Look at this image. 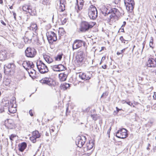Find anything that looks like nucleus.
<instances>
[{
    "label": "nucleus",
    "instance_id": "nucleus-1",
    "mask_svg": "<svg viewBox=\"0 0 156 156\" xmlns=\"http://www.w3.org/2000/svg\"><path fill=\"white\" fill-rule=\"evenodd\" d=\"M105 14H111L110 16V20L113 21L115 18L120 16V12L118 9L115 8H111L109 6H107L104 8Z\"/></svg>",
    "mask_w": 156,
    "mask_h": 156
},
{
    "label": "nucleus",
    "instance_id": "nucleus-2",
    "mask_svg": "<svg viewBox=\"0 0 156 156\" xmlns=\"http://www.w3.org/2000/svg\"><path fill=\"white\" fill-rule=\"evenodd\" d=\"M37 38V35L31 30L27 31L25 34V37L24 38L25 43H30L32 40L35 41Z\"/></svg>",
    "mask_w": 156,
    "mask_h": 156
},
{
    "label": "nucleus",
    "instance_id": "nucleus-3",
    "mask_svg": "<svg viewBox=\"0 0 156 156\" xmlns=\"http://www.w3.org/2000/svg\"><path fill=\"white\" fill-rule=\"evenodd\" d=\"M94 22L89 23L86 21H83L81 23L80 30L81 32H85L92 28L94 26Z\"/></svg>",
    "mask_w": 156,
    "mask_h": 156
},
{
    "label": "nucleus",
    "instance_id": "nucleus-4",
    "mask_svg": "<svg viewBox=\"0 0 156 156\" xmlns=\"http://www.w3.org/2000/svg\"><path fill=\"white\" fill-rule=\"evenodd\" d=\"M36 65L39 71L42 74L48 73L49 69L47 66L41 61H37Z\"/></svg>",
    "mask_w": 156,
    "mask_h": 156
},
{
    "label": "nucleus",
    "instance_id": "nucleus-5",
    "mask_svg": "<svg viewBox=\"0 0 156 156\" xmlns=\"http://www.w3.org/2000/svg\"><path fill=\"white\" fill-rule=\"evenodd\" d=\"M88 15L90 18L95 20L98 16V12L96 8L93 5H91L88 9Z\"/></svg>",
    "mask_w": 156,
    "mask_h": 156
},
{
    "label": "nucleus",
    "instance_id": "nucleus-6",
    "mask_svg": "<svg viewBox=\"0 0 156 156\" xmlns=\"http://www.w3.org/2000/svg\"><path fill=\"white\" fill-rule=\"evenodd\" d=\"M47 37L50 44H52L54 41L57 40L56 34L52 31H50L47 33Z\"/></svg>",
    "mask_w": 156,
    "mask_h": 156
},
{
    "label": "nucleus",
    "instance_id": "nucleus-7",
    "mask_svg": "<svg viewBox=\"0 0 156 156\" xmlns=\"http://www.w3.org/2000/svg\"><path fill=\"white\" fill-rule=\"evenodd\" d=\"M36 53V50L34 48L28 47L25 51V55L28 57H34Z\"/></svg>",
    "mask_w": 156,
    "mask_h": 156
},
{
    "label": "nucleus",
    "instance_id": "nucleus-8",
    "mask_svg": "<svg viewBox=\"0 0 156 156\" xmlns=\"http://www.w3.org/2000/svg\"><path fill=\"white\" fill-rule=\"evenodd\" d=\"M127 131L125 129H121L117 131L116 136L119 138H125L127 136Z\"/></svg>",
    "mask_w": 156,
    "mask_h": 156
},
{
    "label": "nucleus",
    "instance_id": "nucleus-9",
    "mask_svg": "<svg viewBox=\"0 0 156 156\" xmlns=\"http://www.w3.org/2000/svg\"><path fill=\"white\" fill-rule=\"evenodd\" d=\"M86 138L85 136H79L77 137L76 144L80 148L83 147L85 142Z\"/></svg>",
    "mask_w": 156,
    "mask_h": 156
},
{
    "label": "nucleus",
    "instance_id": "nucleus-10",
    "mask_svg": "<svg viewBox=\"0 0 156 156\" xmlns=\"http://www.w3.org/2000/svg\"><path fill=\"white\" fill-rule=\"evenodd\" d=\"M85 42L80 40H76L73 43L72 48L73 50L78 48L81 47L83 44L84 45Z\"/></svg>",
    "mask_w": 156,
    "mask_h": 156
},
{
    "label": "nucleus",
    "instance_id": "nucleus-11",
    "mask_svg": "<svg viewBox=\"0 0 156 156\" xmlns=\"http://www.w3.org/2000/svg\"><path fill=\"white\" fill-rule=\"evenodd\" d=\"M76 5L75 6V8L76 10L77 13L80 11L83 8L84 1L83 0H76Z\"/></svg>",
    "mask_w": 156,
    "mask_h": 156
},
{
    "label": "nucleus",
    "instance_id": "nucleus-12",
    "mask_svg": "<svg viewBox=\"0 0 156 156\" xmlns=\"http://www.w3.org/2000/svg\"><path fill=\"white\" fill-rule=\"evenodd\" d=\"M15 65L13 63H10L5 65L4 68L5 71L6 72L10 73L12 69L15 68Z\"/></svg>",
    "mask_w": 156,
    "mask_h": 156
},
{
    "label": "nucleus",
    "instance_id": "nucleus-13",
    "mask_svg": "<svg viewBox=\"0 0 156 156\" xmlns=\"http://www.w3.org/2000/svg\"><path fill=\"white\" fill-rule=\"evenodd\" d=\"M129 2H128L126 5V9L129 12H132L133 11L134 5V2L132 0H128Z\"/></svg>",
    "mask_w": 156,
    "mask_h": 156
},
{
    "label": "nucleus",
    "instance_id": "nucleus-14",
    "mask_svg": "<svg viewBox=\"0 0 156 156\" xmlns=\"http://www.w3.org/2000/svg\"><path fill=\"white\" fill-rule=\"evenodd\" d=\"M51 79L50 78L45 77L40 80V82L43 84L51 85L52 84Z\"/></svg>",
    "mask_w": 156,
    "mask_h": 156
},
{
    "label": "nucleus",
    "instance_id": "nucleus-15",
    "mask_svg": "<svg viewBox=\"0 0 156 156\" xmlns=\"http://www.w3.org/2000/svg\"><path fill=\"white\" fill-rule=\"evenodd\" d=\"M84 54L82 51L78 52L76 56V59L80 62H83L84 57Z\"/></svg>",
    "mask_w": 156,
    "mask_h": 156
},
{
    "label": "nucleus",
    "instance_id": "nucleus-16",
    "mask_svg": "<svg viewBox=\"0 0 156 156\" xmlns=\"http://www.w3.org/2000/svg\"><path fill=\"white\" fill-rule=\"evenodd\" d=\"M27 147V144L25 142H23L18 145L19 150L21 152H23L26 148Z\"/></svg>",
    "mask_w": 156,
    "mask_h": 156
},
{
    "label": "nucleus",
    "instance_id": "nucleus-17",
    "mask_svg": "<svg viewBox=\"0 0 156 156\" xmlns=\"http://www.w3.org/2000/svg\"><path fill=\"white\" fill-rule=\"evenodd\" d=\"M13 105L11 103V102H10V105L8 107L9 112L10 113H15L16 109L15 107H13Z\"/></svg>",
    "mask_w": 156,
    "mask_h": 156
},
{
    "label": "nucleus",
    "instance_id": "nucleus-18",
    "mask_svg": "<svg viewBox=\"0 0 156 156\" xmlns=\"http://www.w3.org/2000/svg\"><path fill=\"white\" fill-rule=\"evenodd\" d=\"M79 77L82 80H88L90 79V77L85 73H80L79 75Z\"/></svg>",
    "mask_w": 156,
    "mask_h": 156
},
{
    "label": "nucleus",
    "instance_id": "nucleus-19",
    "mask_svg": "<svg viewBox=\"0 0 156 156\" xmlns=\"http://www.w3.org/2000/svg\"><path fill=\"white\" fill-rule=\"evenodd\" d=\"M5 124L6 126L12 128L13 123V121L11 119H8L5 120Z\"/></svg>",
    "mask_w": 156,
    "mask_h": 156
},
{
    "label": "nucleus",
    "instance_id": "nucleus-20",
    "mask_svg": "<svg viewBox=\"0 0 156 156\" xmlns=\"http://www.w3.org/2000/svg\"><path fill=\"white\" fill-rule=\"evenodd\" d=\"M67 76V74L65 73H61L59 74V77L61 81L66 80Z\"/></svg>",
    "mask_w": 156,
    "mask_h": 156
},
{
    "label": "nucleus",
    "instance_id": "nucleus-21",
    "mask_svg": "<svg viewBox=\"0 0 156 156\" xmlns=\"http://www.w3.org/2000/svg\"><path fill=\"white\" fill-rule=\"evenodd\" d=\"M7 57L6 51H1L0 52V60H5Z\"/></svg>",
    "mask_w": 156,
    "mask_h": 156
},
{
    "label": "nucleus",
    "instance_id": "nucleus-22",
    "mask_svg": "<svg viewBox=\"0 0 156 156\" xmlns=\"http://www.w3.org/2000/svg\"><path fill=\"white\" fill-rule=\"evenodd\" d=\"M56 68L58 69L57 70H56V71H60L64 70V69H66L65 66L62 64L55 65V66L54 67L53 69Z\"/></svg>",
    "mask_w": 156,
    "mask_h": 156
},
{
    "label": "nucleus",
    "instance_id": "nucleus-23",
    "mask_svg": "<svg viewBox=\"0 0 156 156\" xmlns=\"http://www.w3.org/2000/svg\"><path fill=\"white\" fill-rule=\"evenodd\" d=\"M44 58L45 61L48 63H51L53 61L52 58L48 55H44Z\"/></svg>",
    "mask_w": 156,
    "mask_h": 156
},
{
    "label": "nucleus",
    "instance_id": "nucleus-24",
    "mask_svg": "<svg viewBox=\"0 0 156 156\" xmlns=\"http://www.w3.org/2000/svg\"><path fill=\"white\" fill-rule=\"evenodd\" d=\"M37 27L36 24L32 23L31 24L30 27H29V29L31 30H32L34 31H35L37 29Z\"/></svg>",
    "mask_w": 156,
    "mask_h": 156
},
{
    "label": "nucleus",
    "instance_id": "nucleus-25",
    "mask_svg": "<svg viewBox=\"0 0 156 156\" xmlns=\"http://www.w3.org/2000/svg\"><path fill=\"white\" fill-rule=\"evenodd\" d=\"M28 12L32 16H35L36 14V10L34 9H33L31 6L28 10Z\"/></svg>",
    "mask_w": 156,
    "mask_h": 156
},
{
    "label": "nucleus",
    "instance_id": "nucleus-26",
    "mask_svg": "<svg viewBox=\"0 0 156 156\" xmlns=\"http://www.w3.org/2000/svg\"><path fill=\"white\" fill-rule=\"evenodd\" d=\"M152 58H149L147 62V66L148 67H154L155 66H152L151 65L153 64V62L152 61Z\"/></svg>",
    "mask_w": 156,
    "mask_h": 156
},
{
    "label": "nucleus",
    "instance_id": "nucleus-27",
    "mask_svg": "<svg viewBox=\"0 0 156 156\" xmlns=\"http://www.w3.org/2000/svg\"><path fill=\"white\" fill-rule=\"evenodd\" d=\"M27 66L29 68V69H32L34 67V65L32 62L28 61H27Z\"/></svg>",
    "mask_w": 156,
    "mask_h": 156
},
{
    "label": "nucleus",
    "instance_id": "nucleus-28",
    "mask_svg": "<svg viewBox=\"0 0 156 156\" xmlns=\"http://www.w3.org/2000/svg\"><path fill=\"white\" fill-rule=\"evenodd\" d=\"M32 136L37 138L40 137V135L38 131L36 130L33 132Z\"/></svg>",
    "mask_w": 156,
    "mask_h": 156
},
{
    "label": "nucleus",
    "instance_id": "nucleus-29",
    "mask_svg": "<svg viewBox=\"0 0 156 156\" xmlns=\"http://www.w3.org/2000/svg\"><path fill=\"white\" fill-rule=\"evenodd\" d=\"M31 6L29 5H25L23 6L22 7V9L23 11L28 12V10L30 8Z\"/></svg>",
    "mask_w": 156,
    "mask_h": 156
},
{
    "label": "nucleus",
    "instance_id": "nucleus-30",
    "mask_svg": "<svg viewBox=\"0 0 156 156\" xmlns=\"http://www.w3.org/2000/svg\"><path fill=\"white\" fill-rule=\"evenodd\" d=\"M94 143L92 142L90 143L89 142L87 144V150H90L94 146Z\"/></svg>",
    "mask_w": 156,
    "mask_h": 156
},
{
    "label": "nucleus",
    "instance_id": "nucleus-31",
    "mask_svg": "<svg viewBox=\"0 0 156 156\" xmlns=\"http://www.w3.org/2000/svg\"><path fill=\"white\" fill-rule=\"evenodd\" d=\"M63 55V54L62 53L57 55V56L55 58V60L57 61H60L62 58Z\"/></svg>",
    "mask_w": 156,
    "mask_h": 156
},
{
    "label": "nucleus",
    "instance_id": "nucleus-32",
    "mask_svg": "<svg viewBox=\"0 0 156 156\" xmlns=\"http://www.w3.org/2000/svg\"><path fill=\"white\" fill-rule=\"evenodd\" d=\"M10 80L8 79H6L3 81V84L6 86H8L10 83Z\"/></svg>",
    "mask_w": 156,
    "mask_h": 156
},
{
    "label": "nucleus",
    "instance_id": "nucleus-33",
    "mask_svg": "<svg viewBox=\"0 0 156 156\" xmlns=\"http://www.w3.org/2000/svg\"><path fill=\"white\" fill-rule=\"evenodd\" d=\"M70 87V85L69 83H64L63 84L62 87L65 90L67 89L68 88Z\"/></svg>",
    "mask_w": 156,
    "mask_h": 156
},
{
    "label": "nucleus",
    "instance_id": "nucleus-34",
    "mask_svg": "<svg viewBox=\"0 0 156 156\" xmlns=\"http://www.w3.org/2000/svg\"><path fill=\"white\" fill-rule=\"evenodd\" d=\"M59 9L61 12H63L65 9V5L60 4Z\"/></svg>",
    "mask_w": 156,
    "mask_h": 156
},
{
    "label": "nucleus",
    "instance_id": "nucleus-35",
    "mask_svg": "<svg viewBox=\"0 0 156 156\" xmlns=\"http://www.w3.org/2000/svg\"><path fill=\"white\" fill-rule=\"evenodd\" d=\"M3 106L6 107L7 106H9L10 105V103H9V102L8 101H5L3 102Z\"/></svg>",
    "mask_w": 156,
    "mask_h": 156
},
{
    "label": "nucleus",
    "instance_id": "nucleus-36",
    "mask_svg": "<svg viewBox=\"0 0 156 156\" xmlns=\"http://www.w3.org/2000/svg\"><path fill=\"white\" fill-rule=\"evenodd\" d=\"M29 74L30 73L33 74L34 73H35V71L33 69H27V70Z\"/></svg>",
    "mask_w": 156,
    "mask_h": 156
},
{
    "label": "nucleus",
    "instance_id": "nucleus-37",
    "mask_svg": "<svg viewBox=\"0 0 156 156\" xmlns=\"http://www.w3.org/2000/svg\"><path fill=\"white\" fill-rule=\"evenodd\" d=\"M58 33L60 34L61 35H62L64 34L65 31L63 28H61L59 29L58 31Z\"/></svg>",
    "mask_w": 156,
    "mask_h": 156
},
{
    "label": "nucleus",
    "instance_id": "nucleus-38",
    "mask_svg": "<svg viewBox=\"0 0 156 156\" xmlns=\"http://www.w3.org/2000/svg\"><path fill=\"white\" fill-rule=\"evenodd\" d=\"M37 138L32 136L30 138V140L33 143H35L36 141Z\"/></svg>",
    "mask_w": 156,
    "mask_h": 156
},
{
    "label": "nucleus",
    "instance_id": "nucleus-39",
    "mask_svg": "<svg viewBox=\"0 0 156 156\" xmlns=\"http://www.w3.org/2000/svg\"><path fill=\"white\" fill-rule=\"evenodd\" d=\"M153 38L152 37H151V39L150 41L149 46L152 49L154 48V47L152 46L153 45Z\"/></svg>",
    "mask_w": 156,
    "mask_h": 156
},
{
    "label": "nucleus",
    "instance_id": "nucleus-40",
    "mask_svg": "<svg viewBox=\"0 0 156 156\" xmlns=\"http://www.w3.org/2000/svg\"><path fill=\"white\" fill-rule=\"evenodd\" d=\"M16 136V135L14 134H11L10 137L9 138L11 141H13L14 138Z\"/></svg>",
    "mask_w": 156,
    "mask_h": 156
},
{
    "label": "nucleus",
    "instance_id": "nucleus-41",
    "mask_svg": "<svg viewBox=\"0 0 156 156\" xmlns=\"http://www.w3.org/2000/svg\"><path fill=\"white\" fill-rule=\"evenodd\" d=\"M127 48H124L120 51V52H117L116 54L118 55H119L120 54H122L125 51Z\"/></svg>",
    "mask_w": 156,
    "mask_h": 156
},
{
    "label": "nucleus",
    "instance_id": "nucleus-42",
    "mask_svg": "<svg viewBox=\"0 0 156 156\" xmlns=\"http://www.w3.org/2000/svg\"><path fill=\"white\" fill-rule=\"evenodd\" d=\"M27 61H23L22 65L23 66V67L26 70H27V69L28 68L26 67V66H27Z\"/></svg>",
    "mask_w": 156,
    "mask_h": 156
},
{
    "label": "nucleus",
    "instance_id": "nucleus-43",
    "mask_svg": "<svg viewBox=\"0 0 156 156\" xmlns=\"http://www.w3.org/2000/svg\"><path fill=\"white\" fill-rule=\"evenodd\" d=\"M50 0H43V4L45 5H47L50 3Z\"/></svg>",
    "mask_w": 156,
    "mask_h": 156
},
{
    "label": "nucleus",
    "instance_id": "nucleus-44",
    "mask_svg": "<svg viewBox=\"0 0 156 156\" xmlns=\"http://www.w3.org/2000/svg\"><path fill=\"white\" fill-rule=\"evenodd\" d=\"M61 21L62 24L63 25L65 24L67 20L66 18L62 19H61Z\"/></svg>",
    "mask_w": 156,
    "mask_h": 156
},
{
    "label": "nucleus",
    "instance_id": "nucleus-45",
    "mask_svg": "<svg viewBox=\"0 0 156 156\" xmlns=\"http://www.w3.org/2000/svg\"><path fill=\"white\" fill-rule=\"evenodd\" d=\"M108 93L107 92H105L101 96V98L104 97H106L107 96H108Z\"/></svg>",
    "mask_w": 156,
    "mask_h": 156
},
{
    "label": "nucleus",
    "instance_id": "nucleus-46",
    "mask_svg": "<svg viewBox=\"0 0 156 156\" xmlns=\"http://www.w3.org/2000/svg\"><path fill=\"white\" fill-rule=\"evenodd\" d=\"M96 116V115L94 114L91 115V117L94 120H96L97 119Z\"/></svg>",
    "mask_w": 156,
    "mask_h": 156
},
{
    "label": "nucleus",
    "instance_id": "nucleus-47",
    "mask_svg": "<svg viewBox=\"0 0 156 156\" xmlns=\"http://www.w3.org/2000/svg\"><path fill=\"white\" fill-rule=\"evenodd\" d=\"M119 39L124 44H125L126 42L125 41H126L124 39L122 36L120 37Z\"/></svg>",
    "mask_w": 156,
    "mask_h": 156
},
{
    "label": "nucleus",
    "instance_id": "nucleus-48",
    "mask_svg": "<svg viewBox=\"0 0 156 156\" xmlns=\"http://www.w3.org/2000/svg\"><path fill=\"white\" fill-rule=\"evenodd\" d=\"M5 108L2 106H0V112L2 113L4 111Z\"/></svg>",
    "mask_w": 156,
    "mask_h": 156
},
{
    "label": "nucleus",
    "instance_id": "nucleus-49",
    "mask_svg": "<svg viewBox=\"0 0 156 156\" xmlns=\"http://www.w3.org/2000/svg\"><path fill=\"white\" fill-rule=\"evenodd\" d=\"M60 4H64L65 5L66 2L64 0H60Z\"/></svg>",
    "mask_w": 156,
    "mask_h": 156
},
{
    "label": "nucleus",
    "instance_id": "nucleus-50",
    "mask_svg": "<svg viewBox=\"0 0 156 156\" xmlns=\"http://www.w3.org/2000/svg\"><path fill=\"white\" fill-rule=\"evenodd\" d=\"M123 101H124L125 102H123V103H127V104H128L129 105H130V106H132V105H133V104L132 103H131V102L130 101H129V102H126V101H123Z\"/></svg>",
    "mask_w": 156,
    "mask_h": 156
},
{
    "label": "nucleus",
    "instance_id": "nucleus-51",
    "mask_svg": "<svg viewBox=\"0 0 156 156\" xmlns=\"http://www.w3.org/2000/svg\"><path fill=\"white\" fill-rule=\"evenodd\" d=\"M120 31L121 32H124V30L123 27H121L119 29V32Z\"/></svg>",
    "mask_w": 156,
    "mask_h": 156
},
{
    "label": "nucleus",
    "instance_id": "nucleus-52",
    "mask_svg": "<svg viewBox=\"0 0 156 156\" xmlns=\"http://www.w3.org/2000/svg\"><path fill=\"white\" fill-rule=\"evenodd\" d=\"M29 113L30 114V115L31 116H33V114L32 113V111L31 109L29 111Z\"/></svg>",
    "mask_w": 156,
    "mask_h": 156
},
{
    "label": "nucleus",
    "instance_id": "nucleus-53",
    "mask_svg": "<svg viewBox=\"0 0 156 156\" xmlns=\"http://www.w3.org/2000/svg\"><path fill=\"white\" fill-rule=\"evenodd\" d=\"M55 65H54V66H51V68L52 69H53V70L54 71H56V70H57V69H58L57 68H55V69H53L54 68V66H55Z\"/></svg>",
    "mask_w": 156,
    "mask_h": 156
},
{
    "label": "nucleus",
    "instance_id": "nucleus-54",
    "mask_svg": "<svg viewBox=\"0 0 156 156\" xmlns=\"http://www.w3.org/2000/svg\"><path fill=\"white\" fill-rule=\"evenodd\" d=\"M120 1V0H114V2L115 4H117Z\"/></svg>",
    "mask_w": 156,
    "mask_h": 156
},
{
    "label": "nucleus",
    "instance_id": "nucleus-55",
    "mask_svg": "<svg viewBox=\"0 0 156 156\" xmlns=\"http://www.w3.org/2000/svg\"><path fill=\"white\" fill-rule=\"evenodd\" d=\"M107 65H105L104 66H102V67L103 69H105L107 68Z\"/></svg>",
    "mask_w": 156,
    "mask_h": 156
},
{
    "label": "nucleus",
    "instance_id": "nucleus-56",
    "mask_svg": "<svg viewBox=\"0 0 156 156\" xmlns=\"http://www.w3.org/2000/svg\"><path fill=\"white\" fill-rule=\"evenodd\" d=\"M126 24V22L125 21H124L123 22V24L121 26L122 27H123L125 26Z\"/></svg>",
    "mask_w": 156,
    "mask_h": 156
},
{
    "label": "nucleus",
    "instance_id": "nucleus-57",
    "mask_svg": "<svg viewBox=\"0 0 156 156\" xmlns=\"http://www.w3.org/2000/svg\"><path fill=\"white\" fill-rule=\"evenodd\" d=\"M111 127H110L109 129L107 131V134H108L109 137V133L111 131Z\"/></svg>",
    "mask_w": 156,
    "mask_h": 156
},
{
    "label": "nucleus",
    "instance_id": "nucleus-58",
    "mask_svg": "<svg viewBox=\"0 0 156 156\" xmlns=\"http://www.w3.org/2000/svg\"><path fill=\"white\" fill-rule=\"evenodd\" d=\"M1 23L4 26H6V23L2 20L1 21Z\"/></svg>",
    "mask_w": 156,
    "mask_h": 156
},
{
    "label": "nucleus",
    "instance_id": "nucleus-59",
    "mask_svg": "<svg viewBox=\"0 0 156 156\" xmlns=\"http://www.w3.org/2000/svg\"><path fill=\"white\" fill-rule=\"evenodd\" d=\"M54 129H51L50 130V133L51 134V133L54 132Z\"/></svg>",
    "mask_w": 156,
    "mask_h": 156
},
{
    "label": "nucleus",
    "instance_id": "nucleus-60",
    "mask_svg": "<svg viewBox=\"0 0 156 156\" xmlns=\"http://www.w3.org/2000/svg\"><path fill=\"white\" fill-rule=\"evenodd\" d=\"M116 111L117 112V113H118V112L121 110V109L117 107H116Z\"/></svg>",
    "mask_w": 156,
    "mask_h": 156
},
{
    "label": "nucleus",
    "instance_id": "nucleus-61",
    "mask_svg": "<svg viewBox=\"0 0 156 156\" xmlns=\"http://www.w3.org/2000/svg\"><path fill=\"white\" fill-rule=\"evenodd\" d=\"M13 15L14 16V18L16 20V14L14 12L13 13Z\"/></svg>",
    "mask_w": 156,
    "mask_h": 156
},
{
    "label": "nucleus",
    "instance_id": "nucleus-62",
    "mask_svg": "<svg viewBox=\"0 0 156 156\" xmlns=\"http://www.w3.org/2000/svg\"><path fill=\"white\" fill-rule=\"evenodd\" d=\"M143 48H142V52L143 51V49L144 48V47L145 44H144V42H143Z\"/></svg>",
    "mask_w": 156,
    "mask_h": 156
},
{
    "label": "nucleus",
    "instance_id": "nucleus-63",
    "mask_svg": "<svg viewBox=\"0 0 156 156\" xmlns=\"http://www.w3.org/2000/svg\"><path fill=\"white\" fill-rule=\"evenodd\" d=\"M45 135L47 136H49V133L47 132H46Z\"/></svg>",
    "mask_w": 156,
    "mask_h": 156
},
{
    "label": "nucleus",
    "instance_id": "nucleus-64",
    "mask_svg": "<svg viewBox=\"0 0 156 156\" xmlns=\"http://www.w3.org/2000/svg\"><path fill=\"white\" fill-rule=\"evenodd\" d=\"M2 75L1 74V73H0V81L1 80V79H2Z\"/></svg>",
    "mask_w": 156,
    "mask_h": 156
}]
</instances>
